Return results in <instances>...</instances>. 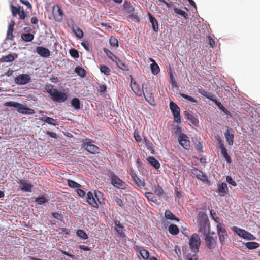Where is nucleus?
Listing matches in <instances>:
<instances>
[{
  "instance_id": "obj_10",
  "label": "nucleus",
  "mask_w": 260,
  "mask_h": 260,
  "mask_svg": "<svg viewBox=\"0 0 260 260\" xmlns=\"http://www.w3.org/2000/svg\"><path fill=\"white\" fill-rule=\"evenodd\" d=\"M52 13L54 20L57 22H61L63 19V13L58 5L53 6Z\"/></svg>"
},
{
  "instance_id": "obj_19",
  "label": "nucleus",
  "mask_w": 260,
  "mask_h": 260,
  "mask_svg": "<svg viewBox=\"0 0 260 260\" xmlns=\"http://www.w3.org/2000/svg\"><path fill=\"white\" fill-rule=\"evenodd\" d=\"M131 87L136 95L138 96H141L142 95L143 90L141 89L139 85L132 78L131 79Z\"/></svg>"
},
{
  "instance_id": "obj_16",
  "label": "nucleus",
  "mask_w": 260,
  "mask_h": 260,
  "mask_svg": "<svg viewBox=\"0 0 260 260\" xmlns=\"http://www.w3.org/2000/svg\"><path fill=\"white\" fill-rule=\"evenodd\" d=\"M130 175L132 178L135 182L137 186L142 188L145 186V180L143 178H140L137 174L133 170L131 171Z\"/></svg>"
},
{
  "instance_id": "obj_43",
  "label": "nucleus",
  "mask_w": 260,
  "mask_h": 260,
  "mask_svg": "<svg viewBox=\"0 0 260 260\" xmlns=\"http://www.w3.org/2000/svg\"><path fill=\"white\" fill-rule=\"evenodd\" d=\"M241 238L243 239H245L247 240H254L255 239V237L251 234L250 233L246 231L245 230V233H244L241 236Z\"/></svg>"
},
{
  "instance_id": "obj_2",
  "label": "nucleus",
  "mask_w": 260,
  "mask_h": 260,
  "mask_svg": "<svg viewBox=\"0 0 260 260\" xmlns=\"http://www.w3.org/2000/svg\"><path fill=\"white\" fill-rule=\"evenodd\" d=\"M197 221L199 226V232L203 234L209 233L210 224L207 214L203 212H199L197 215Z\"/></svg>"
},
{
  "instance_id": "obj_57",
  "label": "nucleus",
  "mask_w": 260,
  "mask_h": 260,
  "mask_svg": "<svg viewBox=\"0 0 260 260\" xmlns=\"http://www.w3.org/2000/svg\"><path fill=\"white\" fill-rule=\"evenodd\" d=\"M210 214L214 220L216 222L218 223V224L220 223L219 221V217L217 216L216 212L214 210H211L210 211Z\"/></svg>"
},
{
  "instance_id": "obj_3",
  "label": "nucleus",
  "mask_w": 260,
  "mask_h": 260,
  "mask_svg": "<svg viewBox=\"0 0 260 260\" xmlns=\"http://www.w3.org/2000/svg\"><path fill=\"white\" fill-rule=\"evenodd\" d=\"M6 107H13L17 108V111L23 114L31 115L35 113V110L32 109L25 107L24 105L14 101L7 102L4 104Z\"/></svg>"
},
{
  "instance_id": "obj_63",
  "label": "nucleus",
  "mask_w": 260,
  "mask_h": 260,
  "mask_svg": "<svg viewBox=\"0 0 260 260\" xmlns=\"http://www.w3.org/2000/svg\"><path fill=\"white\" fill-rule=\"evenodd\" d=\"M76 192L77 193V194L80 197H83L85 196L86 194V193L85 192L82 190V189H81L80 188H77V190H76Z\"/></svg>"
},
{
  "instance_id": "obj_25",
  "label": "nucleus",
  "mask_w": 260,
  "mask_h": 260,
  "mask_svg": "<svg viewBox=\"0 0 260 260\" xmlns=\"http://www.w3.org/2000/svg\"><path fill=\"white\" fill-rule=\"evenodd\" d=\"M39 119L42 121H44L50 125L54 126L58 125L56 122V120L54 119L53 118L51 117H47L46 116H43L42 117L39 118Z\"/></svg>"
},
{
  "instance_id": "obj_46",
  "label": "nucleus",
  "mask_w": 260,
  "mask_h": 260,
  "mask_svg": "<svg viewBox=\"0 0 260 260\" xmlns=\"http://www.w3.org/2000/svg\"><path fill=\"white\" fill-rule=\"evenodd\" d=\"M100 71L106 75H109L110 73L111 70L107 66L102 65L100 67Z\"/></svg>"
},
{
  "instance_id": "obj_21",
  "label": "nucleus",
  "mask_w": 260,
  "mask_h": 260,
  "mask_svg": "<svg viewBox=\"0 0 260 260\" xmlns=\"http://www.w3.org/2000/svg\"><path fill=\"white\" fill-rule=\"evenodd\" d=\"M224 136L228 144L232 146L234 143V131L232 128H228L224 133Z\"/></svg>"
},
{
  "instance_id": "obj_4",
  "label": "nucleus",
  "mask_w": 260,
  "mask_h": 260,
  "mask_svg": "<svg viewBox=\"0 0 260 260\" xmlns=\"http://www.w3.org/2000/svg\"><path fill=\"white\" fill-rule=\"evenodd\" d=\"M109 177L111 179V184L116 188L120 189H125L126 188V183L120 179L113 172H110Z\"/></svg>"
},
{
  "instance_id": "obj_58",
  "label": "nucleus",
  "mask_w": 260,
  "mask_h": 260,
  "mask_svg": "<svg viewBox=\"0 0 260 260\" xmlns=\"http://www.w3.org/2000/svg\"><path fill=\"white\" fill-rule=\"evenodd\" d=\"M134 138H135L136 141L137 142H140L142 141L141 137L139 135V133L137 131H135V132L134 133Z\"/></svg>"
},
{
  "instance_id": "obj_40",
  "label": "nucleus",
  "mask_w": 260,
  "mask_h": 260,
  "mask_svg": "<svg viewBox=\"0 0 260 260\" xmlns=\"http://www.w3.org/2000/svg\"><path fill=\"white\" fill-rule=\"evenodd\" d=\"M71 104L74 108L76 109H79L80 108V102L79 99L74 98L71 101Z\"/></svg>"
},
{
  "instance_id": "obj_34",
  "label": "nucleus",
  "mask_w": 260,
  "mask_h": 260,
  "mask_svg": "<svg viewBox=\"0 0 260 260\" xmlns=\"http://www.w3.org/2000/svg\"><path fill=\"white\" fill-rule=\"evenodd\" d=\"M165 217L169 220H176L178 221L179 219L177 217L175 216L170 210H167L166 211L165 213Z\"/></svg>"
},
{
  "instance_id": "obj_55",
  "label": "nucleus",
  "mask_w": 260,
  "mask_h": 260,
  "mask_svg": "<svg viewBox=\"0 0 260 260\" xmlns=\"http://www.w3.org/2000/svg\"><path fill=\"white\" fill-rule=\"evenodd\" d=\"M74 32L77 38L81 39L83 37V32L79 28L77 27L76 30H74Z\"/></svg>"
},
{
  "instance_id": "obj_27",
  "label": "nucleus",
  "mask_w": 260,
  "mask_h": 260,
  "mask_svg": "<svg viewBox=\"0 0 260 260\" xmlns=\"http://www.w3.org/2000/svg\"><path fill=\"white\" fill-rule=\"evenodd\" d=\"M150 60L152 62V63L150 65L152 73L156 75L159 72V67L154 59L150 58Z\"/></svg>"
},
{
  "instance_id": "obj_35",
  "label": "nucleus",
  "mask_w": 260,
  "mask_h": 260,
  "mask_svg": "<svg viewBox=\"0 0 260 260\" xmlns=\"http://www.w3.org/2000/svg\"><path fill=\"white\" fill-rule=\"evenodd\" d=\"M173 10L175 13L182 16L186 19H187L188 18V15L185 11L181 10L176 7H174Z\"/></svg>"
},
{
  "instance_id": "obj_13",
  "label": "nucleus",
  "mask_w": 260,
  "mask_h": 260,
  "mask_svg": "<svg viewBox=\"0 0 260 260\" xmlns=\"http://www.w3.org/2000/svg\"><path fill=\"white\" fill-rule=\"evenodd\" d=\"M192 173L199 180L205 183H209L207 176L202 171L196 168L191 169Z\"/></svg>"
},
{
  "instance_id": "obj_32",
  "label": "nucleus",
  "mask_w": 260,
  "mask_h": 260,
  "mask_svg": "<svg viewBox=\"0 0 260 260\" xmlns=\"http://www.w3.org/2000/svg\"><path fill=\"white\" fill-rule=\"evenodd\" d=\"M75 72L81 77H84L86 74V71L82 67L78 66L75 69Z\"/></svg>"
},
{
  "instance_id": "obj_20",
  "label": "nucleus",
  "mask_w": 260,
  "mask_h": 260,
  "mask_svg": "<svg viewBox=\"0 0 260 260\" xmlns=\"http://www.w3.org/2000/svg\"><path fill=\"white\" fill-rule=\"evenodd\" d=\"M86 202L92 207L98 208L99 204L91 191H89L87 194Z\"/></svg>"
},
{
  "instance_id": "obj_30",
  "label": "nucleus",
  "mask_w": 260,
  "mask_h": 260,
  "mask_svg": "<svg viewBox=\"0 0 260 260\" xmlns=\"http://www.w3.org/2000/svg\"><path fill=\"white\" fill-rule=\"evenodd\" d=\"M15 59V57L13 54H10L7 55H4L1 58L2 62H12Z\"/></svg>"
},
{
  "instance_id": "obj_7",
  "label": "nucleus",
  "mask_w": 260,
  "mask_h": 260,
  "mask_svg": "<svg viewBox=\"0 0 260 260\" xmlns=\"http://www.w3.org/2000/svg\"><path fill=\"white\" fill-rule=\"evenodd\" d=\"M142 94L144 95L145 100L151 105H154V94L152 92V89L148 88L144 83L142 84Z\"/></svg>"
},
{
  "instance_id": "obj_33",
  "label": "nucleus",
  "mask_w": 260,
  "mask_h": 260,
  "mask_svg": "<svg viewBox=\"0 0 260 260\" xmlns=\"http://www.w3.org/2000/svg\"><path fill=\"white\" fill-rule=\"evenodd\" d=\"M21 39L25 42H30L34 39V36L31 33L22 34Z\"/></svg>"
},
{
  "instance_id": "obj_36",
  "label": "nucleus",
  "mask_w": 260,
  "mask_h": 260,
  "mask_svg": "<svg viewBox=\"0 0 260 260\" xmlns=\"http://www.w3.org/2000/svg\"><path fill=\"white\" fill-rule=\"evenodd\" d=\"M68 185L70 188H80L81 187V185L79 184L78 183L71 180V179H68L67 180Z\"/></svg>"
},
{
  "instance_id": "obj_29",
  "label": "nucleus",
  "mask_w": 260,
  "mask_h": 260,
  "mask_svg": "<svg viewBox=\"0 0 260 260\" xmlns=\"http://www.w3.org/2000/svg\"><path fill=\"white\" fill-rule=\"evenodd\" d=\"M147 160L148 163L155 169H158L160 168V163L153 157H149L147 158Z\"/></svg>"
},
{
  "instance_id": "obj_48",
  "label": "nucleus",
  "mask_w": 260,
  "mask_h": 260,
  "mask_svg": "<svg viewBox=\"0 0 260 260\" xmlns=\"http://www.w3.org/2000/svg\"><path fill=\"white\" fill-rule=\"evenodd\" d=\"M21 8V6H19L17 8L13 5L11 6V10L12 14L14 17H16L17 16V15L18 14L19 11L20 10Z\"/></svg>"
},
{
  "instance_id": "obj_18",
  "label": "nucleus",
  "mask_w": 260,
  "mask_h": 260,
  "mask_svg": "<svg viewBox=\"0 0 260 260\" xmlns=\"http://www.w3.org/2000/svg\"><path fill=\"white\" fill-rule=\"evenodd\" d=\"M17 183L21 186V189L27 192H31L33 185L24 179L19 180Z\"/></svg>"
},
{
  "instance_id": "obj_64",
  "label": "nucleus",
  "mask_w": 260,
  "mask_h": 260,
  "mask_svg": "<svg viewBox=\"0 0 260 260\" xmlns=\"http://www.w3.org/2000/svg\"><path fill=\"white\" fill-rule=\"evenodd\" d=\"M82 46L85 48L87 51L89 50V44L87 41H84L81 43Z\"/></svg>"
},
{
  "instance_id": "obj_62",
  "label": "nucleus",
  "mask_w": 260,
  "mask_h": 260,
  "mask_svg": "<svg viewBox=\"0 0 260 260\" xmlns=\"http://www.w3.org/2000/svg\"><path fill=\"white\" fill-rule=\"evenodd\" d=\"M208 38V40L209 41V45H210V47H211V48L215 47L216 46L215 42L214 40H213V39L212 38V37L210 36H209Z\"/></svg>"
},
{
  "instance_id": "obj_38",
  "label": "nucleus",
  "mask_w": 260,
  "mask_h": 260,
  "mask_svg": "<svg viewBox=\"0 0 260 260\" xmlns=\"http://www.w3.org/2000/svg\"><path fill=\"white\" fill-rule=\"evenodd\" d=\"M76 235L78 237L84 240H86L88 238V235L82 230H77L76 232Z\"/></svg>"
},
{
  "instance_id": "obj_60",
  "label": "nucleus",
  "mask_w": 260,
  "mask_h": 260,
  "mask_svg": "<svg viewBox=\"0 0 260 260\" xmlns=\"http://www.w3.org/2000/svg\"><path fill=\"white\" fill-rule=\"evenodd\" d=\"M199 92L200 93H201L202 95H203V96L206 97L207 98L209 99V100H211V99H213V98H212V95H209L207 93V92L203 90V89H202L201 90H200L199 91Z\"/></svg>"
},
{
  "instance_id": "obj_9",
  "label": "nucleus",
  "mask_w": 260,
  "mask_h": 260,
  "mask_svg": "<svg viewBox=\"0 0 260 260\" xmlns=\"http://www.w3.org/2000/svg\"><path fill=\"white\" fill-rule=\"evenodd\" d=\"M217 231L219 241L222 245H223L225 242V239L228 237V235L224 224L218 223L217 225Z\"/></svg>"
},
{
  "instance_id": "obj_50",
  "label": "nucleus",
  "mask_w": 260,
  "mask_h": 260,
  "mask_svg": "<svg viewBox=\"0 0 260 260\" xmlns=\"http://www.w3.org/2000/svg\"><path fill=\"white\" fill-rule=\"evenodd\" d=\"M154 193L157 196H160L164 194V190L161 186L157 185L155 187Z\"/></svg>"
},
{
  "instance_id": "obj_42",
  "label": "nucleus",
  "mask_w": 260,
  "mask_h": 260,
  "mask_svg": "<svg viewBox=\"0 0 260 260\" xmlns=\"http://www.w3.org/2000/svg\"><path fill=\"white\" fill-rule=\"evenodd\" d=\"M109 43L111 46L113 47H118V42L117 39L114 37L111 36L109 39Z\"/></svg>"
},
{
  "instance_id": "obj_17",
  "label": "nucleus",
  "mask_w": 260,
  "mask_h": 260,
  "mask_svg": "<svg viewBox=\"0 0 260 260\" xmlns=\"http://www.w3.org/2000/svg\"><path fill=\"white\" fill-rule=\"evenodd\" d=\"M185 118L188 121L190 124L197 126L199 123L198 119L190 112L185 111L184 112Z\"/></svg>"
},
{
  "instance_id": "obj_56",
  "label": "nucleus",
  "mask_w": 260,
  "mask_h": 260,
  "mask_svg": "<svg viewBox=\"0 0 260 260\" xmlns=\"http://www.w3.org/2000/svg\"><path fill=\"white\" fill-rule=\"evenodd\" d=\"M18 14L19 15L20 19L24 20L25 19L26 15L22 7H21Z\"/></svg>"
},
{
  "instance_id": "obj_53",
  "label": "nucleus",
  "mask_w": 260,
  "mask_h": 260,
  "mask_svg": "<svg viewBox=\"0 0 260 260\" xmlns=\"http://www.w3.org/2000/svg\"><path fill=\"white\" fill-rule=\"evenodd\" d=\"M36 201L40 205L43 204L48 202L47 199L44 196L38 197L36 199Z\"/></svg>"
},
{
  "instance_id": "obj_41",
  "label": "nucleus",
  "mask_w": 260,
  "mask_h": 260,
  "mask_svg": "<svg viewBox=\"0 0 260 260\" xmlns=\"http://www.w3.org/2000/svg\"><path fill=\"white\" fill-rule=\"evenodd\" d=\"M231 229L234 233H235L240 237H241L244 233H245V230L240 229V228H238L237 226H233L232 228Z\"/></svg>"
},
{
  "instance_id": "obj_5",
  "label": "nucleus",
  "mask_w": 260,
  "mask_h": 260,
  "mask_svg": "<svg viewBox=\"0 0 260 260\" xmlns=\"http://www.w3.org/2000/svg\"><path fill=\"white\" fill-rule=\"evenodd\" d=\"M201 241L197 234H193L189 239V245L191 250L194 253L199 251Z\"/></svg>"
},
{
  "instance_id": "obj_31",
  "label": "nucleus",
  "mask_w": 260,
  "mask_h": 260,
  "mask_svg": "<svg viewBox=\"0 0 260 260\" xmlns=\"http://www.w3.org/2000/svg\"><path fill=\"white\" fill-rule=\"evenodd\" d=\"M168 231L169 233L173 235H177L179 232V229L178 226L173 224H171L168 228Z\"/></svg>"
},
{
  "instance_id": "obj_39",
  "label": "nucleus",
  "mask_w": 260,
  "mask_h": 260,
  "mask_svg": "<svg viewBox=\"0 0 260 260\" xmlns=\"http://www.w3.org/2000/svg\"><path fill=\"white\" fill-rule=\"evenodd\" d=\"M104 52L106 54L107 56L109 58L114 61L117 58L114 54H113L110 50L108 49L104 48L103 49Z\"/></svg>"
},
{
  "instance_id": "obj_23",
  "label": "nucleus",
  "mask_w": 260,
  "mask_h": 260,
  "mask_svg": "<svg viewBox=\"0 0 260 260\" xmlns=\"http://www.w3.org/2000/svg\"><path fill=\"white\" fill-rule=\"evenodd\" d=\"M134 249L136 252H139L142 258L144 259H148L149 257V252L148 250L143 249L139 246L135 245Z\"/></svg>"
},
{
  "instance_id": "obj_51",
  "label": "nucleus",
  "mask_w": 260,
  "mask_h": 260,
  "mask_svg": "<svg viewBox=\"0 0 260 260\" xmlns=\"http://www.w3.org/2000/svg\"><path fill=\"white\" fill-rule=\"evenodd\" d=\"M169 79L170 80V82L171 83L172 88H176L177 87V82L171 72L169 73Z\"/></svg>"
},
{
  "instance_id": "obj_26",
  "label": "nucleus",
  "mask_w": 260,
  "mask_h": 260,
  "mask_svg": "<svg viewBox=\"0 0 260 260\" xmlns=\"http://www.w3.org/2000/svg\"><path fill=\"white\" fill-rule=\"evenodd\" d=\"M228 191L227 184L225 182H222L218 188V192L221 196H224Z\"/></svg>"
},
{
  "instance_id": "obj_6",
  "label": "nucleus",
  "mask_w": 260,
  "mask_h": 260,
  "mask_svg": "<svg viewBox=\"0 0 260 260\" xmlns=\"http://www.w3.org/2000/svg\"><path fill=\"white\" fill-rule=\"evenodd\" d=\"M170 109L174 117V122H181L180 109L179 107L174 102H170Z\"/></svg>"
},
{
  "instance_id": "obj_28",
  "label": "nucleus",
  "mask_w": 260,
  "mask_h": 260,
  "mask_svg": "<svg viewBox=\"0 0 260 260\" xmlns=\"http://www.w3.org/2000/svg\"><path fill=\"white\" fill-rule=\"evenodd\" d=\"M211 101H213L219 108V109L221 110L223 112H224L226 115H230V112L222 105L221 102L218 101L215 99H211Z\"/></svg>"
},
{
  "instance_id": "obj_14",
  "label": "nucleus",
  "mask_w": 260,
  "mask_h": 260,
  "mask_svg": "<svg viewBox=\"0 0 260 260\" xmlns=\"http://www.w3.org/2000/svg\"><path fill=\"white\" fill-rule=\"evenodd\" d=\"M30 81V77L28 74H20L15 78V82L18 85H25Z\"/></svg>"
},
{
  "instance_id": "obj_59",
  "label": "nucleus",
  "mask_w": 260,
  "mask_h": 260,
  "mask_svg": "<svg viewBox=\"0 0 260 260\" xmlns=\"http://www.w3.org/2000/svg\"><path fill=\"white\" fill-rule=\"evenodd\" d=\"M226 181L233 186H236L237 185L236 182L234 180H233V179L230 176H228L226 177Z\"/></svg>"
},
{
  "instance_id": "obj_52",
  "label": "nucleus",
  "mask_w": 260,
  "mask_h": 260,
  "mask_svg": "<svg viewBox=\"0 0 260 260\" xmlns=\"http://www.w3.org/2000/svg\"><path fill=\"white\" fill-rule=\"evenodd\" d=\"M114 201L116 203L117 205L119 207H122L123 206V202L121 199V196L115 197Z\"/></svg>"
},
{
  "instance_id": "obj_8",
  "label": "nucleus",
  "mask_w": 260,
  "mask_h": 260,
  "mask_svg": "<svg viewBox=\"0 0 260 260\" xmlns=\"http://www.w3.org/2000/svg\"><path fill=\"white\" fill-rule=\"evenodd\" d=\"M83 147L86 150L91 154L99 153V147L96 145L92 144V141L90 139H85L83 141Z\"/></svg>"
},
{
  "instance_id": "obj_37",
  "label": "nucleus",
  "mask_w": 260,
  "mask_h": 260,
  "mask_svg": "<svg viewBox=\"0 0 260 260\" xmlns=\"http://www.w3.org/2000/svg\"><path fill=\"white\" fill-rule=\"evenodd\" d=\"M94 195L95 197L96 198V200H98V202L100 204H105L104 203V200L102 197V193L98 190H95L94 191Z\"/></svg>"
},
{
  "instance_id": "obj_44",
  "label": "nucleus",
  "mask_w": 260,
  "mask_h": 260,
  "mask_svg": "<svg viewBox=\"0 0 260 260\" xmlns=\"http://www.w3.org/2000/svg\"><path fill=\"white\" fill-rule=\"evenodd\" d=\"M115 62L117 66L120 68L122 70H125L126 68V66L125 64L123 63L122 61H121L119 58L118 57L115 59V60L114 61Z\"/></svg>"
},
{
  "instance_id": "obj_54",
  "label": "nucleus",
  "mask_w": 260,
  "mask_h": 260,
  "mask_svg": "<svg viewBox=\"0 0 260 260\" xmlns=\"http://www.w3.org/2000/svg\"><path fill=\"white\" fill-rule=\"evenodd\" d=\"M70 55L74 58H77L79 56L78 51L75 49H71L70 50Z\"/></svg>"
},
{
  "instance_id": "obj_22",
  "label": "nucleus",
  "mask_w": 260,
  "mask_h": 260,
  "mask_svg": "<svg viewBox=\"0 0 260 260\" xmlns=\"http://www.w3.org/2000/svg\"><path fill=\"white\" fill-rule=\"evenodd\" d=\"M36 51L38 54L44 58L48 57L50 55V52L49 50L44 47H37Z\"/></svg>"
},
{
  "instance_id": "obj_49",
  "label": "nucleus",
  "mask_w": 260,
  "mask_h": 260,
  "mask_svg": "<svg viewBox=\"0 0 260 260\" xmlns=\"http://www.w3.org/2000/svg\"><path fill=\"white\" fill-rule=\"evenodd\" d=\"M179 94L183 98L186 99L192 103H197V100L194 98H193V97H192L191 96L188 95L187 94H185L183 93H181V92L179 93Z\"/></svg>"
},
{
  "instance_id": "obj_24",
  "label": "nucleus",
  "mask_w": 260,
  "mask_h": 260,
  "mask_svg": "<svg viewBox=\"0 0 260 260\" xmlns=\"http://www.w3.org/2000/svg\"><path fill=\"white\" fill-rule=\"evenodd\" d=\"M148 16H149V20L151 23L153 30L154 32H158L159 27H158V23L157 20L150 13H148Z\"/></svg>"
},
{
  "instance_id": "obj_1",
  "label": "nucleus",
  "mask_w": 260,
  "mask_h": 260,
  "mask_svg": "<svg viewBox=\"0 0 260 260\" xmlns=\"http://www.w3.org/2000/svg\"><path fill=\"white\" fill-rule=\"evenodd\" d=\"M45 89L54 102L63 103L68 99V95L65 92L59 91L57 89L54 88V86L52 85H46Z\"/></svg>"
},
{
  "instance_id": "obj_12",
  "label": "nucleus",
  "mask_w": 260,
  "mask_h": 260,
  "mask_svg": "<svg viewBox=\"0 0 260 260\" xmlns=\"http://www.w3.org/2000/svg\"><path fill=\"white\" fill-rule=\"evenodd\" d=\"M179 143L180 145L185 149L189 150L190 147V142L189 138L185 134H181L178 138Z\"/></svg>"
},
{
  "instance_id": "obj_61",
  "label": "nucleus",
  "mask_w": 260,
  "mask_h": 260,
  "mask_svg": "<svg viewBox=\"0 0 260 260\" xmlns=\"http://www.w3.org/2000/svg\"><path fill=\"white\" fill-rule=\"evenodd\" d=\"M160 3L165 4L166 6L168 8H172L174 7V4L173 2L168 3L165 0H158ZM160 5V4H159Z\"/></svg>"
},
{
  "instance_id": "obj_11",
  "label": "nucleus",
  "mask_w": 260,
  "mask_h": 260,
  "mask_svg": "<svg viewBox=\"0 0 260 260\" xmlns=\"http://www.w3.org/2000/svg\"><path fill=\"white\" fill-rule=\"evenodd\" d=\"M218 147L220 149L221 154L227 161L228 163H231L232 159L228 153L227 150L224 145V143L220 138L217 139Z\"/></svg>"
},
{
  "instance_id": "obj_47",
  "label": "nucleus",
  "mask_w": 260,
  "mask_h": 260,
  "mask_svg": "<svg viewBox=\"0 0 260 260\" xmlns=\"http://www.w3.org/2000/svg\"><path fill=\"white\" fill-rule=\"evenodd\" d=\"M145 196L147 197L149 201L156 203L157 201L156 198L152 192H146L145 193Z\"/></svg>"
},
{
  "instance_id": "obj_15",
  "label": "nucleus",
  "mask_w": 260,
  "mask_h": 260,
  "mask_svg": "<svg viewBox=\"0 0 260 260\" xmlns=\"http://www.w3.org/2000/svg\"><path fill=\"white\" fill-rule=\"evenodd\" d=\"M205 235V241L207 247L210 249L215 248L217 244L216 237L214 238L212 236L209 235L208 233Z\"/></svg>"
},
{
  "instance_id": "obj_45",
  "label": "nucleus",
  "mask_w": 260,
  "mask_h": 260,
  "mask_svg": "<svg viewBox=\"0 0 260 260\" xmlns=\"http://www.w3.org/2000/svg\"><path fill=\"white\" fill-rule=\"evenodd\" d=\"M246 246L249 249H253L258 248L259 244L256 242H250L247 243Z\"/></svg>"
}]
</instances>
